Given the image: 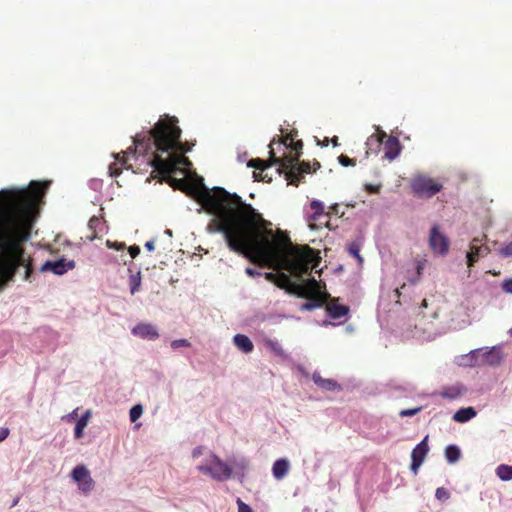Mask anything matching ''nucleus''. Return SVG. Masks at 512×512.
<instances>
[{
    "mask_svg": "<svg viewBox=\"0 0 512 512\" xmlns=\"http://www.w3.org/2000/svg\"><path fill=\"white\" fill-rule=\"evenodd\" d=\"M199 200L213 216L208 231L223 234L229 249L252 263L283 269L299 278L318 266L320 258L312 248L293 245L282 230L274 232L272 223L236 193L215 187L205 190Z\"/></svg>",
    "mask_w": 512,
    "mask_h": 512,
    "instance_id": "nucleus-1",
    "label": "nucleus"
},
{
    "mask_svg": "<svg viewBox=\"0 0 512 512\" xmlns=\"http://www.w3.org/2000/svg\"><path fill=\"white\" fill-rule=\"evenodd\" d=\"M43 186L32 182L29 189L3 191L0 195V276L24 265L23 242L30 237L32 216Z\"/></svg>",
    "mask_w": 512,
    "mask_h": 512,
    "instance_id": "nucleus-2",
    "label": "nucleus"
},
{
    "mask_svg": "<svg viewBox=\"0 0 512 512\" xmlns=\"http://www.w3.org/2000/svg\"><path fill=\"white\" fill-rule=\"evenodd\" d=\"M182 130L178 126V119L175 116L164 115L146 132L137 134L134 137V151L136 154H147L149 151L161 153H187L192 150L193 143L180 141Z\"/></svg>",
    "mask_w": 512,
    "mask_h": 512,
    "instance_id": "nucleus-3",
    "label": "nucleus"
},
{
    "mask_svg": "<svg viewBox=\"0 0 512 512\" xmlns=\"http://www.w3.org/2000/svg\"><path fill=\"white\" fill-rule=\"evenodd\" d=\"M267 281L274 283L277 287L285 289L291 294L306 298L308 301L301 306L302 310H313L318 308L324 300L325 295L321 292L320 282L311 277L299 282L292 281L289 275L284 272H268L264 274Z\"/></svg>",
    "mask_w": 512,
    "mask_h": 512,
    "instance_id": "nucleus-4",
    "label": "nucleus"
},
{
    "mask_svg": "<svg viewBox=\"0 0 512 512\" xmlns=\"http://www.w3.org/2000/svg\"><path fill=\"white\" fill-rule=\"evenodd\" d=\"M380 327L385 335L390 334L401 340L431 341L445 333V330L435 327V322H381Z\"/></svg>",
    "mask_w": 512,
    "mask_h": 512,
    "instance_id": "nucleus-5",
    "label": "nucleus"
},
{
    "mask_svg": "<svg viewBox=\"0 0 512 512\" xmlns=\"http://www.w3.org/2000/svg\"><path fill=\"white\" fill-rule=\"evenodd\" d=\"M270 154L272 161L278 164V172L284 173L288 184L298 186L300 181L303 179L304 174L312 172L311 164L309 162H299L300 154L294 156L284 155L283 157H277L273 151H270ZM313 165V171L320 168V163L317 160L314 161Z\"/></svg>",
    "mask_w": 512,
    "mask_h": 512,
    "instance_id": "nucleus-6",
    "label": "nucleus"
},
{
    "mask_svg": "<svg viewBox=\"0 0 512 512\" xmlns=\"http://www.w3.org/2000/svg\"><path fill=\"white\" fill-rule=\"evenodd\" d=\"M142 155L147 157V164L154 168V172L162 176L176 173L181 166H191L190 160L183 153H161L155 150Z\"/></svg>",
    "mask_w": 512,
    "mask_h": 512,
    "instance_id": "nucleus-7",
    "label": "nucleus"
},
{
    "mask_svg": "<svg viewBox=\"0 0 512 512\" xmlns=\"http://www.w3.org/2000/svg\"><path fill=\"white\" fill-rule=\"evenodd\" d=\"M382 144H384V156L390 161L397 158L402 150L399 139L395 136H387L382 130H378L377 133L372 134L366 142L369 149L372 146L378 149Z\"/></svg>",
    "mask_w": 512,
    "mask_h": 512,
    "instance_id": "nucleus-8",
    "label": "nucleus"
},
{
    "mask_svg": "<svg viewBox=\"0 0 512 512\" xmlns=\"http://www.w3.org/2000/svg\"><path fill=\"white\" fill-rule=\"evenodd\" d=\"M410 187L415 196L429 199L443 189V183L427 175H417L412 178Z\"/></svg>",
    "mask_w": 512,
    "mask_h": 512,
    "instance_id": "nucleus-9",
    "label": "nucleus"
},
{
    "mask_svg": "<svg viewBox=\"0 0 512 512\" xmlns=\"http://www.w3.org/2000/svg\"><path fill=\"white\" fill-rule=\"evenodd\" d=\"M210 458L211 465H198L197 470L219 482L230 479L233 474L232 468L213 452H210Z\"/></svg>",
    "mask_w": 512,
    "mask_h": 512,
    "instance_id": "nucleus-10",
    "label": "nucleus"
},
{
    "mask_svg": "<svg viewBox=\"0 0 512 512\" xmlns=\"http://www.w3.org/2000/svg\"><path fill=\"white\" fill-rule=\"evenodd\" d=\"M312 213L307 216L308 226L311 230H318L323 227H329V218L324 210V204L319 200L310 202Z\"/></svg>",
    "mask_w": 512,
    "mask_h": 512,
    "instance_id": "nucleus-11",
    "label": "nucleus"
},
{
    "mask_svg": "<svg viewBox=\"0 0 512 512\" xmlns=\"http://www.w3.org/2000/svg\"><path fill=\"white\" fill-rule=\"evenodd\" d=\"M450 242L446 235L439 231L437 225L433 226L430 230L429 235V247L435 253L439 255H446L449 251Z\"/></svg>",
    "mask_w": 512,
    "mask_h": 512,
    "instance_id": "nucleus-12",
    "label": "nucleus"
},
{
    "mask_svg": "<svg viewBox=\"0 0 512 512\" xmlns=\"http://www.w3.org/2000/svg\"><path fill=\"white\" fill-rule=\"evenodd\" d=\"M320 290H322L325 285H322L320 283ZM325 295L324 302L319 306L321 307L324 303H326V310L330 317L337 319L342 318L348 315L349 313V307L347 305L341 304L339 302V298H331L330 295L327 293L321 291Z\"/></svg>",
    "mask_w": 512,
    "mask_h": 512,
    "instance_id": "nucleus-13",
    "label": "nucleus"
},
{
    "mask_svg": "<svg viewBox=\"0 0 512 512\" xmlns=\"http://www.w3.org/2000/svg\"><path fill=\"white\" fill-rule=\"evenodd\" d=\"M487 240V235H483L481 238L475 237L470 243V250L467 252V266L473 267L474 264L479 260L480 257L487 256L490 253V249L486 245L478 246V242Z\"/></svg>",
    "mask_w": 512,
    "mask_h": 512,
    "instance_id": "nucleus-14",
    "label": "nucleus"
},
{
    "mask_svg": "<svg viewBox=\"0 0 512 512\" xmlns=\"http://www.w3.org/2000/svg\"><path fill=\"white\" fill-rule=\"evenodd\" d=\"M74 267L75 263L73 261H66L62 258L55 261H46L42 266V271H51L54 274L62 275Z\"/></svg>",
    "mask_w": 512,
    "mask_h": 512,
    "instance_id": "nucleus-15",
    "label": "nucleus"
},
{
    "mask_svg": "<svg viewBox=\"0 0 512 512\" xmlns=\"http://www.w3.org/2000/svg\"><path fill=\"white\" fill-rule=\"evenodd\" d=\"M467 390L468 389L464 384L457 382L453 385L442 387L441 391L438 392V395L446 400L453 401L464 395Z\"/></svg>",
    "mask_w": 512,
    "mask_h": 512,
    "instance_id": "nucleus-16",
    "label": "nucleus"
},
{
    "mask_svg": "<svg viewBox=\"0 0 512 512\" xmlns=\"http://www.w3.org/2000/svg\"><path fill=\"white\" fill-rule=\"evenodd\" d=\"M312 380L317 387L324 391L335 392L342 390V386L336 380L323 378L317 371L313 373Z\"/></svg>",
    "mask_w": 512,
    "mask_h": 512,
    "instance_id": "nucleus-17",
    "label": "nucleus"
},
{
    "mask_svg": "<svg viewBox=\"0 0 512 512\" xmlns=\"http://www.w3.org/2000/svg\"><path fill=\"white\" fill-rule=\"evenodd\" d=\"M481 352H482V349H479V348L473 349L469 353L458 357L456 363L459 366H463V367H480L481 366V362H480V359H481L480 353Z\"/></svg>",
    "mask_w": 512,
    "mask_h": 512,
    "instance_id": "nucleus-18",
    "label": "nucleus"
},
{
    "mask_svg": "<svg viewBox=\"0 0 512 512\" xmlns=\"http://www.w3.org/2000/svg\"><path fill=\"white\" fill-rule=\"evenodd\" d=\"M72 479L75 482H84L83 490H89L92 484L89 470L84 465L76 466L71 472Z\"/></svg>",
    "mask_w": 512,
    "mask_h": 512,
    "instance_id": "nucleus-19",
    "label": "nucleus"
},
{
    "mask_svg": "<svg viewBox=\"0 0 512 512\" xmlns=\"http://www.w3.org/2000/svg\"><path fill=\"white\" fill-rule=\"evenodd\" d=\"M132 334L135 336H139L143 339H149L153 340L156 339L159 334L157 332V329L148 323H139L131 330Z\"/></svg>",
    "mask_w": 512,
    "mask_h": 512,
    "instance_id": "nucleus-20",
    "label": "nucleus"
},
{
    "mask_svg": "<svg viewBox=\"0 0 512 512\" xmlns=\"http://www.w3.org/2000/svg\"><path fill=\"white\" fill-rule=\"evenodd\" d=\"M488 362L487 366L498 367L504 360L503 345H495L488 350Z\"/></svg>",
    "mask_w": 512,
    "mask_h": 512,
    "instance_id": "nucleus-21",
    "label": "nucleus"
},
{
    "mask_svg": "<svg viewBox=\"0 0 512 512\" xmlns=\"http://www.w3.org/2000/svg\"><path fill=\"white\" fill-rule=\"evenodd\" d=\"M428 438L429 436L426 435L412 450L411 452V460H417L420 462H424L428 452H429V445H428Z\"/></svg>",
    "mask_w": 512,
    "mask_h": 512,
    "instance_id": "nucleus-22",
    "label": "nucleus"
},
{
    "mask_svg": "<svg viewBox=\"0 0 512 512\" xmlns=\"http://www.w3.org/2000/svg\"><path fill=\"white\" fill-rule=\"evenodd\" d=\"M272 165H277V164L272 161L270 153H269V160H267V161L257 158V159H251L248 162L249 167H253L257 170H260V173H256V172L253 173L256 181L263 180V178L261 177V173L265 169L271 167Z\"/></svg>",
    "mask_w": 512,
    "mask_h": 512,
    "instance_id": "nucleus-23",
    "label": "nucleus"
},
{
    "mask_svg": "<svg viewBox=\"0 0 512 512\" xmlns=\"http://www.w3.org/2000/svg\"><path fill=\"white\" fill-rule=\"evenodd\" d=\"M289 468H290V462L288 459H286V458L277 459L273 464L272 474L275 479L281 480L287 475Z\"/></svg>",
    "mask_w": 512,
    "mask_h": 512,
    "instance_id": "nucleus-24",
    "label": "nucleus"
},
{
    "mask_svg": "<svg viewBox=\"0 0 512 512\" xmlns=\"http://www.w3.org/2000/svg\"><path fill=\"white\" fill-rule=\"evenodd\" d=\"M116 161L109 165V175L111 177H117L122 172V167L129 168L127 165V156L126 152L119 153L115 155Z\"/></svg>",
    "mask_w": 512,
    "mask_h": 512,
    "instance_id": "nucleus-25",
    "label": "nucleus"
},
{
    "mask_svg": "<svg viewBox=\"0 0 512 512\" xmlns=\"http://www.w3.org/2000/svg\"><path fill=\"white\" fill-rule=\"evenodd\" d=\"M233 344L243 353L249 354L254 350L251 339L244 334H236L233 337Z\"/></svg>",
    "mask_w": 512,
    "mask_h": 512,
    "instance_id": "nucleus-26",
    "label": "nucleus"
},
{
    "mask_svg": "<svg viewBox=\"0 0 512 512\" xmlns=\"http://www.w3.org/2000/svg\"><path fill=\"white\" fill-rule=\"evenodd\" d=\"M477 415V411L474 407H464L457 410L452 419L458 423H466Z\"/></svg>",
    "mask_w": 512,
    "mask_h": 512,
    "instance_id": "nucleus-27",
    "label": "nucleus"
},
{
    "mask_svg": "<svg viewBox=\"0 0 512 512\" xmlns=\"http://www.w3.org/2000/svg\"><path fill=\"white\" fill-rule=\"evenodd\" d=\"M266 348L270 349L276 356L283 360H288L289 355L284 351L281 344L276 339H266L264 341Z\"/></svg>",
    "mask_w": 512,
    "mask_h": 512,
    "instance_id": "nucleus-28",
    "label": "nucleus"
},
{
    "mask_svg": "<svg viewBox=\"0 0 512 512\" xmlns=\"http://www.w3.org/2000/svg\"><path fill=\"white\" fill-rule=\"evenodd\" d=\"M91 416V413L89 410H87L76 422L74 427V437L76 439H80L83 436V431L88 425V420Z\"/></svg>",
    "mask_w": 512,
    "mask_h": 512,
    "instance_id": "nucleus-29",
    "label": "nucleus"
},
{
    "mask_svg": "<svg viewBox=\"0 0 512 512\" xmlns=\"http://www.w3.org/2000/svg\"><path fill=\"white\" fill-rule=\"evenodd\" d=\"M445 458L449 464L456 463L461 457V450L455 444H450L445 448Z\"/></svg>",
    "mask_w": 512,
    "mask_h": 512,
    "instance_id": "nucleus-30",
    "label": "nucleus"
},
{
    "mask_svg": "<svg viewBox=\"0 0 512 512\" xmlns=\"http://www.w3.org/2000/svg\"><path fill=\"white\" fill-rule=\"evenodd\" d=\"M496 475L502 481L512 480V465L501 464L496 468Z\"/></svg>",
    "mask_w": 512,
    "mask_h": 512,
    "instance_id": "nucleus-31",
    "label": "nucleus"
},
{
    "mask_svg": "<svg viewBox=\"0 0 512 512\" xmlns=\"http://www.w3.org/2000/svg\"><path fill=\"white\" fill-rule=\"evenodd\" d=\"M294 142V136L292 133L286 135L283 139L275 140L273 139L271 143L269 144L270 151H274L273 145L277 144L278 146H285V148H288L289 144Z\"/></svg>",
    "mask_w": 512,
    "mask_h": 512,
    "instance_id": "nucleus-32",
    "label": "nucleus"
},
{
    "mask_svg": "<svg viewBox=\"0 0 512 512\" xmlns=\"http://www.w3.org/2000/svg\"><path fill=\"white\" fill-rule=\"evenodd\" d=\"M143 413V408L140 404L134 405L129 411V417L131 422L138 420Z\"/></svg>",
    "mask_w": 512,
    "mask_h": 512,
    "instance_id": "nucleus-33",
    "label": "nucleus"
},
{
    "mask_svg": "<svg viewBox=\"0 0 512 512\" xmlns=\"http://www.w3.org/2000/svg\"><path fill=\"white\" fill-rule=\"evenodd\" d=\"M435 497H436V499H438L440 501H446L450 498V493L448 492V490L446 488L439 487L436 489Z\"/></svg>",
    "mask_w": 512,
    "mask_h": 512,
    "instance_id": "nucleus-34",
    "label": "nucleus"
},
{
    "mask_svg": "<svg viewBox=\"0 0 512 512\" xmlns=\"http://www.w3.org/2000/svg\"><path fill=\"white\" fill-rule=\"evenodd\" d=\"M233 465H234V468L236 470H239L242 472V474H244V472L247 470L248 468V460L245 459V458H241L239 460H235L233 462Z\"/></svg>",
    "mask_w": 512,
    "mask_h": 512,
    "instance_id": "nucleus-35",
    "label": "nucleus"
},
{
    "mask_svg": "<svg viewBox=\"0 0 512 512\" xmlns=\"http://www.w3.org/2000/svg\"><path fill=\"white\" fill-rule=\"evenodd\" d=\"M140 282L141 279L139 275H132L130 277V290L132 294H134L138 290Z\"/></svg>",
    "mask_w": 512,
    "mask_h": 512,
    "instance_id": "nucleus-36",
    "label": "nucleus"
},
{
    "mask_svg": "<svg viewBox=\"0 0 512 512\" xmlns=\"http://www.w3.org/2000/svg\"><path fill=\"white\" fill-rule=\"evenodd\" d=\"M338 161L342 166H345V167L356 165L355 159L349 158L348 156L343 155V154L338 157Z\"/></svg>",
    "mask_w": 512,
    "mask_h": 512,
    "instance_id": "nucleus-37",
    "label": "nucleus"
},
{
    "mask_svg": "<svg viewBox=\"0 0 512 512\" xmlns=\"http://www.w3.org/2000/svg\"><path fill=\"white\" fill-rule=\"evenodd\" d=\"M421 407L411 408V409H404L399 412L400 417H412L416 414H418L421 411Z\"/></svg>",
    "mask_w": 512,
    "mask_h": 512,
    "instance_id": "nucleus-38",
    "label": "nucleus"
},
{
    "mask_svg": "<svg viewBox=\"0 0 512 512\" xmlns=\"http://www.w3.org/2000/svg\"><path fill=\"white\" fill-rule=\"evenodd\" d=\"M499 254L504 257V258H508V257H512V241L505 244L500 250H499Z\"/></svg>",
    "mask_w": 512,
    "mask_h": 512,
    "instance_id": "nucleus-39",
    "label": "nucleus"
},
{
    "mask_svg": "<svg viewBox=\"0 0 512 512\" xmlns=\"http://www.w3.org/2000/svg\"><path fill=\"white\" fill-rule=\"evenodd\" d=\"M170 346L172 349L176 350L180 347H189L190 342L186 339H176L171 342Z\"/></svg>",
    "mask_w": 512,
    "mask_h": 512,
    "instance_id": "nucleus-40",
    "label": "nucleus"
},
{
    "mask_svg": "<svg viewBox=\"0 0 512 512\" xmlns=\"http://www.w3.org/2000/svg\"><path fill=\"white\" fill-rule=\"evenodd\" d=\"M427 260L426 259H418L416 260V274H417V280L420 279V277L423 274V270L425 268Z\"/></svg>",
    "mask_w": 512,
    "mask_h": 512,
    "instance_id": "nucleus-41",
    "label": "nucleus"
},
{
    "mask_svg": "<svg viewBox=\"0 0 512 512\" xmlns=\"http://www.w3.org/2000/svg\"><path fill=\"white\" fill-rule=\"evenodd\" d=\"M288 148L295 151V155H297V154L301 155L300 151L303 148V142L301 140L294 141L293 143L289 144Z\"/></svg>",
    "mask_w": 512,
    "mask_h": 512,
    "instance_id": "nucleus-42",
    "label": "nucleus"
},
{
    "mask_svg": "<svg viewBox=\"0 0 512 512\" xmlns=\"http://www.w3.org/2000/svg\"><path fill=\"white\" fill-rule=\"evenodd\" d=\"M482 352L480 353V362H481V366H487V362H488V350L489 348L488 347H482Z\"/></svg>",
    "mask_w": 512,
    "mask_h": 512,
    "instance_id": "nucleus-43",
    "label": "nucleus"
},
{
    "mask_svg": "<svg viewBox=\"0 0 512 512\" xmlns=\"http://www.w3.org/2000/svg\"><path fill=\"white\" fill-rule=\"evenodd\" d=\"M238 512H253L251 507L244 503L240 498L237 499Z\"/></svg>",
    "mask_w": 512,
    "mask_h": 512,
    "instance_id": "nucleus-44",
    "label": "nucleus"
},
{
    "mask_svg": "<svg viewBox=\"0 0 512 512\" xmlns=\"http://www.w3.org/2000/svg\"><path fill=\"white\" fill-rule=\"evenodd\" d=\"M106 245L109 248H115L117 250H124L125 249V243H118V242H112L110 240L106 241Z\"/></svg>",
    "mask_w": 512,
    "mask_h": 512,
    "instance_id": "nucleus-45",
    "label": "nucleus"
},
{
    "mask_svg": "<svg viewBox=\"0 0 512 512\" xmlns=\"http://www.w3.org/2000/svg\"><path fill=\"white\" fill-rule=\"evenodd\" d=\"M422 464H423V462H420L417 460H411L410 470L412 471V473L414 475H416L418 473V470Z\"/></svg>",
    "mask_w": 512,
    "mask_h": 512,
    "instance_id": "nucleus-46",
    "label": "nucleus"
},
{
    "mask_svg": "<svg viewBox=\"0 0 512 512\" xmlns=\"http://www.w3.org/2000/svg\"><path fill=\"white\" fill-rule=\"evenodd\" d=\"M502 289L506 293H512V279H506L502 283Z\"/></svg>",
    "mask_w": 512,
    "mask_h": 512,
    "instance_id": "nucleus-47",
    "label": "nucleus"
},
{
    "mask_svg": "<svg viewBox=\"0 0 512 512\" xmlns=\"http://www.w3.org/2000/svg\"><path fill=\"white\" fill-rule=\"evenodd\" d=\"M128 252H129L131 258H135L139 255L140 248L137 245H132L129 247Z\"/></svg>",
    "mask_w": 512,
    "mask_h": 512,
    "instance_id": "nucleus-48",
    "label": "nucleus"
},
{
    "mask_svg": "<svg viewBox=\"0 0 512 512\" xmlns=\"http://www.w3.org/2000/svg\"><path fill=\"white\" fill-rule=\"evenodd\" d=\"M349 253L351 255L355 256L356 258H358L359 260H361V256L359 254V249L355 244H352L349 246Z\"/></svg>",
    "mask_w": 512,
    "mask_h": 512,
    "instance_id": "nucleus-49",
    "label": "nucleus"
},
{
    "mask_svg": "<svg viewBox=\"0 0 512 512\" xmlns=\"http://www.w3.org/2000/svg\"><path fill=\"white\" fill-rule=\"evenodd\" d=\"M365 189L367 192L369 193H378L379 190H380V186H376V185H373V184H366L365 185Z\"/></svg>",
    "mask_w": 512,
    "mask_h": 512,
    "instance_id": "nucleus-50",
    "label": "nucleus"
},
{
    "mask_svg": "<svg viewBox=\"0 0 512 512\" xmlns=\"http://www.w3.org/2000/svg\"><path fill=\"white\" fill-rule=\"evenodd\" d=\"M245 272L250 277H256V276H261L262 275L261 272L255 270V269H253L251 267H247Z\"/></svg>",
    "mask_w": 512,
    "mask_h": 512,
    "instance_id": "nucleus-51",
    "label": "nucleus"
},
{
    "mask_svg": "<svg viewBox=\"0 0 512 512\" xmlns=\"http://www.w3.org/2000/svg\"><path fill=\"white\" fill-rule=\"evenodd\" d=\"M203 450H204V447L203 446H197L193 449L192 451V457L193 458H198L199 456H201L203 454Z\"/></svg>",
    "mask_w": 512,
    "mask_h": 512,
    "instance_id": "nucleus-52",
    "label": "nucleus"
},
{
    "mask_svg": "<svg viewBox=\"0 0 512 512\" xmlns=\"http://www.w3.org/2000/svg\"><path fill=\"white\" fill-rule=\"evenodd\" d=\"M9 435V429L6 427L0 428V442L4 441Z\"/></svg>",
    "mask_w": 512,
    "mask_h": 512,
    "instance_id": "nucleus-53",
    "label": "nucleus"
},
{
    "mask_svg": "<svg viewBox=\"0 0 512 512\" xmlns=\"http://www.w3.org/2000/svg\"><path fill=\"white\" fill-rule=\"evenodd\" d=\"M338 209H339L338 204L331 205V206L329 207L328 212H327V214H328V218H330V215H332V214H335V215H336V214H338V213H339V210H338Z\"/></svg>",
    "mask_w": 512,
    "mask_h": 512,
    "instance_id": "nucleus-54",
    "label": "nucleus"
},
{
    "mask_svg": "<svg viewBox=\"0 0 512 512\" xmlns=\"http://www.w3.org/2000/svg\"><path fill=\"white\" fill-rule=\"evenodd\" d=\"M145 248L148 250V251H153L155 246H154V240H150V241H147L145 243Z\"/></svg>",
    "mask_w": 512,
    "mask_h": 512,
    "instance_id": "nucleus-55",
    "label": "nucleus"
},
{
    "mask_svg": "<svg viewBox=\"0 0 512 512\" xmlns=\"http://www.w3.org/2000/svg\"><path fill=\"white\" fill-rule=\"evenodd\" d=\"M320 323L323 326L331 325V326L336 327V326H340V325L344 324L345 322H320Z\"/></svg>",
    "mask_w": 512,
    "mask_h": 512,
    "instance_id": "nucleus-56",
    "label": "nucleus"
},
{
    "mask_svg": "<svg viewBox=\"0 0 512 512\" xmlns=\"http://www.w3.org/2000/svg\"><path fill=\"white\" fill-rule=\"evenodd\" d=\"M354 331H355V328L352 324L347 325L345 328V332L347 334H352Z\"/></svg>",
    "mask_w": 512,
    "mask_h": 512,
    "instance_id": "nucleus-57",
    "label": "nucleus"
},
{
    "mask_svg": "<svg viewBox=\"0 0 512 512\" xmlns=\"http://www.w3.org/2000/svg\"><path fill=\"white\" fill-rule=\"evenodd\" d=\"M98 223H99V219H97L95 217L91 218L90 221H89L90 227H94V225L98 224Z\"/></svg>",
    "mask_w": 512,
    "mask_h": 512,
    "instance_id": "nucleus-58",
    "label": "nucleus"
},
{
    "mask_svg": "<svg viewBox=\"0 0 512 512\" xmlns=\"http://www.w3.org/2000/svg\"><path fill=\"white\" fill-rule=\"evenodd\" d=\"M298 371H300L304 376H308V373L305 371L304 367L302 366H298Z\"/></svg>",
    "mask_w": 512,
    "mask_h": 512,
    "instance_id": "nucleus-59",
    "label": "nucleus"
},
{
    "mask_svg": "<svg viewBox=\"0 0 512 512\" xmlns=\"http://www.w3.org/2000/svg\"><path fill=\"white\" fill-rule=\"evenodd\" d=\"M331 142H332V144H333L334 146H337V145H338V137H337V136H335V137L331 140Z\"/></svg>",
    "mask_w": 512,
    "mask_h": 512,
    "instance_id": "nucleus-60",
    "label": "nucleus"
},
{
    "mask_svg": "<svg viewBox=\"0 0 512 512\" xmlns=\"http://www.w3.org/2000/svg\"><path fill=\"white\" fill-rule=\"evenodd\" d=\"M18 501H19V498H15V499L13 500V502H12L11 507H14L15 505H17Z\"/></svg>",
    "mask_w": 512,
    "mask_h": 512,
    "instance_id": "nucleus-61",
    "label": "nucleus"
},
{
    "mask_svg": "<svg viewBox=\"0 0 512 512\" xmlns=\"http://www.w3.org/2000/svg\"><path fill=\"white\" fill-rule=\"evenodd\" d=\"M324 146H327L328 145V138L325 139L324 143H323Z\"/></svg>",
    "mask_w": 512,
    "mask_h": 512,
    "instance_id": "nucleus-62",
    "label": "nucleus"
},
{
    "mask_svg": "<svg viewBox=\"0 0 512 512\" xmlns=\"http://www.w3.org/2000/svg\"><path fill=\"white\" fill-rule=\"evenodd\" d=\"M509 334L512 336V328L509 330Z\"/></svg>",
    "mask_w": 512,
    "mask_h": 512,
    "instance_id": "nucleus-63",
    "label": "nucleus"
}]
</instances>
